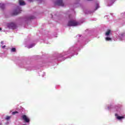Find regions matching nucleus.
Wrapping results in <instances>:
<instances>
[{"label":"nucleus","instance_id":"nucleus-1","mask_svg":"<svg viewBox=\"0 0 125 125\" xmlns=\"http://www.w3.org/2000/svg\"><path fill=\"white\" fill-rule=\"evenodd\" d=\"M78 25H79V22L75 20L69 21L67 24V26L70 27H75L76 26H78Z\"/></svg>","mask_w":125,"mask_h":125},{"label":"nucleus","instance_id":"nucleus-2","mask_svg":"<svg viewBox=\"0 0 125 125\" xmlns=\"http://www.w3.org/2000/svg\"><path fill=\"white\" fill-rule=\"evenodd\" d=\"M20 11H21V8L18 7V8L13 11L12 15H18L20 13Z\"/></svg>","mask_w":125,"mask_h":125},{"label":"nucleus","instance_id":"nucleus-3","mask_svg":"<svg viewBox=\"0 0 125 125\" xmlns=\"http://www.w3.org/2000/svg\"><path fill=\"white\" fill-rule=\"evenodd\" d=\"M8 27L10 29H16V25L15 24V23L13 22L8 24Z\"/></svg>","mask_w":125,"mask_h":125},{"label":"nucleus","instance_id":"nucleus-4","mask_svg":"<svg viewBox=\"0 0 125 125\" xmlns=\"http://www.w3.org/2000/svg\"><path fill=\"white\" fill-rule=\"evenodd\" d=\"M21 118L25 123H30V119L27 117L26 115H23L21 116Z\"/></svg>","mask_w":125,"mask_h":125},{"label":"nucleus","instance_id":"nucleus-5","mask_svg":"<svg viewBox=\"0 0 125 125\" xmlns=\"http://www.w3.org/2000/svg\"><path fill=\"white\" fill-rule=\"evenodd\" d=\"M57 4L58 5H60L61 6H64V3H63L62 0H57Z\"/></svg>","mask_w":125,"mask_h":125},{"label":"nucleus","instance_id":"nucleus-6","mask_svg":"<svg viewBox=\"0 0 125 125\" xmlns=\"http://www.w3.org/2000/svg\"><path fill=\"white\" fill-rule=\"evenodd\" d=\"M115 117H117L118 120H122V119H125V117L124 116H118V114H115Z\"/></svg>","mask_w":125,"mask_h":125},{"label":"nucleus","instance_id":"nucleus-7","mask_svg":"<svg viewBox=\"0 0 125 125\" xmlns=\"http://www.w3.org/2000/svg\"><path fill=\"white\" fill-rule=\"evenodd\" d=\"M19 3L20 5H25V2L23 0H19Z\"/></svg>","mask_w":125,"mask_h":125},{"label":"nucleus","instance_id":"nucleus-8","mask_svg":"<svg viewBox=\"0 0 125 125\" xmlns=\"http://www.w3.org/2000/svg\"><path fill=\"white\" fill-rule=\"evenodd\" d=\"M110 33H111V30H108L105 33V36H109L110 35Z\"/></svg>","mask_w":125,"mask_h":125},{"label":"nucleus","instance_id":"nucleus-9","mask_svg":"<svg viewBox=\"0 0 125 125\" xmlns=\"http://www.w3.org/2000/svg\"><path fill=\"white\" fill-rule=\"evenodd\" d=\"M4 4H2V3H0V7L2 9H3V8H4Z\"/></svg>","mask_w":125,"mask_h":125},{"label":"nucleus","instance_id":"nucleus-10","mask_svg":"<svg viewBox=\"0 0 125 125\" xmlns=\"http://www.w3.org/2000/svg\"><path fill=\"white\" fill-rule=\"evenodd\" d=\"M105 40L106 41H112V39H111V38H109V37H106L105 38Z\"/></svg>","mask_w":125,"mask_h":125},{"label":"nucleus","instance_id":"nucleus-11","mask_svg":"<svg viewBox=\"0 0 125 125\" xmlns=\"http://www.w3.org/2000/svg\"><path fill=\"white\" fill-rule=\"evenodd\" d=\"M11 51H12V52H15V51H16V48H12L11 49Z\"/></svg>","mask_w":125,"mask_h":125},{"label":"nucleus","instance_id":"nucleus-12","mask_svg":"<svg viewBox=\"0 0 125 125\" xmlns=\"http://www.w3.org/2000/svg\"><path fill=\"white\" fill-rule=\"evenodd\" d=\"M10 118H11V116H7L5 118V120H6L7 121H8V120H9Z\"/></svg>","mask_w":125,"mask_h":125},{"label":"nucleus","instance_id":"nucleus-13","mask_svg":"<svg viewBox=\"0 0 125 125\" xmlns=\"http://www.w3.org/2000/svg\"><path fill=\"white\" fill-rule=\"evenodd\" d=\"M16 114H18V112L16 111L12 113V115H15Z\"/></svg>","mask_w":125,"mask_h":125},{"label":"nucleus","instance_id":"nucleus-14","mask_svg":"<svg viewBox=\"0 0 125 125\" xmlns=\"http://www.w3.org/2000/svg\"><path fill=\"white\" fill-rule=\"evenodd\" d=\"M98 8H99V5L98 4H97L96 6L95 10H97L98 9Z\"/></svg>","mask_w":125,"mask_h":125},{"label":"nucleus","instance_id":"nucleus-15","mask_svg":"<svg viewBox=\"0 0 125 125\" xmlns=\"http://www.w3.org/2000/svg\"><path fill=\"white\" fill-rule=\"evenodd\" d=\"M35 18H36V17L35 16H31V17H30L29 18V19H30V20H31V19H35Z\"/></svg>","mask_w":125,"mask_h":125},{"label":"nucleus","instance_id":"nucleus-16","mask_svg":"<svg viewBox=\"0 0 125 125\" xmlns=\"http://www.w3.org/2000/svg\"><path fill=\"white\" fill-rule=\"evenodd\" d=\"M33 46H35V44H32L30 45L29 46V48H32V47H33Z\"/></svg>","mask_w":125,"mask_h":125},{"label":"nucleus","instance_id":"nucleus-17","mask_svg":"<svg viewBox=\"0 0 125 125\" xmlns=\"http://www.w3.org/2000/svg\"><path fill=\"white\" fill-rule=\"evenodd\" d=\"M1 44H3V41H1Z\"/></svg>","mask_w":125,"mask_h":125},{"label":"nucleus","instance_id":"nucleus-18","mask_svg":"<svg viewBox=\"0 0 125 125\" xmlns=\"http://www.w3.org/2000/svg\"><path fill=\"white\" fill-rule=\"evenodd\" d=\"M4 47H5V45L2 46V48H4Z\"/></svg>","mask_w":125,"mask_h":125},{"label":"nucleus","instance_id":"nucleus-19","mask_svg":"<svg viewBox=\"0 0 125 125\" xmlns=\"http://www.w3.org/2000/svg\"><path fill=\"white\" fill-rule=\"evenodd\" d=\"M29 0V1H30V2L33 1V0Z\"/></svg>","mask_w":125,"mask_h":125},{"label":"nucleus","instance_id":"nucleus-20","mask_svg":"<svg viewBox=\"0 0 125 125\" xmlns=\"http://www.w3.org/2000/svg\"><path fill=\"white\" fill-rule=\"evenodd\" d=\"M0 31H1V28H0Z\"/></svg>","mask_w":125,"mask_h":125}]
</instances>
